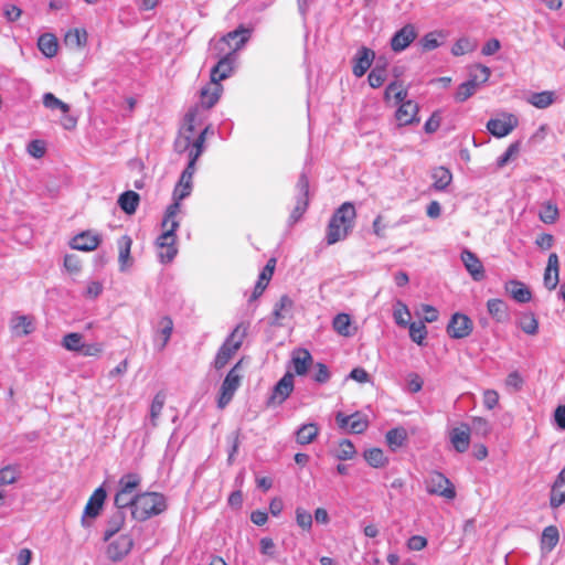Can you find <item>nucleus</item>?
I'll return each mask as SVG.
<instances>
[{
    "label": "nucleus",
    "instance_id": "obj_44",
    "mask_svg": "<svg viewBox=\"0 0 565 565\" xmlns=\"http://www.w3.org/2000/svg\"><path fill=\"white\" fill-rule=\"evenodd\" d=\"M140 483L141 477L138 473H127L119 479V488L130 494H134Z\"/></svg>",
    "mask_w": 565,
    "mask_h": 565
},
{
    "label": "nucleus",
    "instance_id": "obj_38",
    "mask_svg": "<svg viewBox=\"0 0 565 565\" xmlns=\"http://www.w3.org/2000/svg\"><path fill=\"white\" fill-rule=\"evenodd\" d=\"M555 100L553 92L544 90L540 93H533L527 102L536 108L544 109L551 106Z\"/></svg>",
    "mask_w": 565,
    "mask_h": 565
},
{
    "label": "nucleus",
    "instance_id": "obj_48",
    "mask_svg": "<svg viewBox=\"0 0 565 565\" xmlns=\"http://www.w3.org/2000/svg\"><path fill=\"white\" fill-rule=\"evenodd\" d=\"M409 328L411 339L418 345H423L424 340L427 337V329L424 321L412 322L407 324Z\"/></svg>",
    "mask_w": 565,
    "mask_h": 565
},
{
    "label": "nucleus",
    "instance_id": "obj_39",
    "mask_svg": "<svg viewBox=\"0 0 565 565\" xmlns=\"http://www.w3.org/2000/svg\"><path fill=\"white\" fill-rule=\"evenodd\" d=\"M387 77L386 71V62L383 65H380V61L375 65V67L370 72L367 76V82L372 88H379L383 85Z\"/></svg>",
    "mask_w": 565,
    "mask_h": 565
},
{
    "label": "nucleus",
    "instance_id": "obj_36",
    "mask_svg": "<svg viewBox=\"0 0 565 565\" xmlns=\"http://www.w3.org/2000/svg\"><path fill=\"white\" fill-rule=\"evenodd\" d=\"M488 312L498 322H502L508 319L507 305L501 299H490L487 303Z\"/></svg>",
    "mask_w": 565,
    "mask_h": 565
},
{
    "label": "nucleus",
    "instance_id": "obj_45",
    "mask_svg": "<svg viewBox=\"0 0 565 565\" xmlns=\"http://www.w3.org/2000/svg\"><path fill=\"white\" fill-rule=\"evenodd\" d=\"M83 344V335L77 332L67 333L62 339V347L67 351L79 353Z\"/></svg>",
    "mask_w": 565,
    "mask_h": 565
},
{
    "label": "nucleus",
    "instance_id": "obj_50",
    "mask_svg": "<svg viewBox=\"0 0 565 565\" xmlns=\"http://www.w3.org/2000/svg\"><path fill=\"white\" fill-rule=\"evenodd\" d=\"M135 495L136 494L127 493L119 488L114 499L116 510L124 511L126 508H130L132 510L135 503Z\"/></svg>",
    "mask_w": 565,
    "mask_h": 565
},
{
    "label": "nucleus",
    "instance_id": "obj_35",
    "mask_svg": "<svg viewBox=\"0 0 565 565\" xmlns=\"http://www.w3.org/2000/svg\"><path fill=\"white\" fill-rule=\"evenodd\" d=\"M166 403V395L162 392L156 394L150 405L149 422L152 428L158 426V420Z\"/></svg>",
    "mask_w": 565,
    "mask_h": 565
},
{
    "label": "nucleus",
    "instance_id": "obj_10",
    "mask_svg": "<svg viewBox=\"0 0 565 565\" xmlns=\"http://www.w3.org/2000/svg\"><path fill=\"white\" fill-rule=\"evenodd\" d=\"M294 391V375L287 372L274 386L268 405L282 404Z\"/></svg>",
    "mask_w": 565,
    "mask_h": 565
},
{
    "label": "nucleus",
    "instance_id": "obj_58",
    "mask_svg": "<svg viewBox=\"0 0 565 565\" xmlns=\"http://www.w3.org/2000/svg\"><path fill=\"white\" fill-rule=\"evenodd\" d=\"M393 316L395 322L401 327H406L409 323L408 319L411 317V312L407 306L402 302H397Z\"/></svg>",
    "mask_w": 565,
    "mask_h": 565
},
{
    "label": "nucleus",
    "instance_id": "obj_57",
    "mask_svg": "<svg viewBox=\"0 0 565 565\" xmlns=\"http://www.w3.org/2000/svg\"><path fill=\"white\" fill-rule=\"evenodd\" d=\"M354 445L349 439H343L339 443V450L337 454V458L340 460H349L352 459L355 455Z\"/></svg>",
    "mask_w": 565,
    "mask_h": 565
},
{
    "label": "nucleus",
    "instance_id": "obj_24",
    "mask_svg": "<svg viewBox=\"0 0 565 565\" xmlns=\"http://www.w3.org/2000/svg\"><path fill=\"white\" fill-rule=\"evenodd\" d=\"M505 289L518 302L525 303L532 299L530 289L519 280H511L507 284Z\"/></svg>",
    "mask_w": 565,
    "mask_h": 565
},
{
    "label": "nucleus",
    "instance_id": "obj_19",
    "mask_svg": "<svg viewBox=\"0 0 565 565\" xmlns=\"http://www.w3.org/2000/svg\"><path fill=\"white\" fill-rule=\"evenodd\" d=\"M565 503V467L557 475L550 493V505L557 509Z\"/></svg>",
    "mask_w": 565,
    "mask_h": 565
},
{
    "label": "nucleus",
    "instance_id": "obj_25",
    "mask_svg": "<svg viewBox=\"0 0 565 565\" xmlns=\"http://www.w3.org/2000/svg\"><path fill=\"white\" fill-rule=\"evenodd\" d=\"M117 244L119 248L118 262L120 270L124 271L132 264V259L130 257L132 241L128 235H124L118 239Z\"/></svg>",
    "mask_w": 565,
    "mask_h": 565
},
{
    "label": "nucleus",
    "instance_id": "obj_9",
    "mask_svg": "<svg viewBox=\"0 0 565 565\" xmlns=\"http://www.w3.org/2000/svg\"><path fill=\"white\" fill-rule=\"evenodd\" d=\"M519 124L513 114H502L501 118H492L487 122V129L497 138L508 136Z\"/></svg>",
    "mask_w": 565,
    "mask_h": 565
},
{
    "label": "nucleus",
    "instance_id": "obj_20",
    "mask_svg": "<svg viewBox=\"0 0 565 565\" xmlns=\"http://www.w3.org/2000/svg\"><path fill=\"white\" fill-rule=\"evenodd\" d=\"M100 242L102 238L99 235L90 232H83L72 239L71 246L74 249L90 252L96 249Z\"/></svg>",
    "mask_w": 565,
    "mask_h": 565
},
{
    "label": "nucleus",
    "instance_id": "obj_3",
    "mask_svg": "<svg viewBox=\"0 0 565 565\" xmlns=\"http://www.w3.org/2000/svg\"><path fill=\"white\" fill-rule=\"evenodd\" d=\"M167 502L163 494L158 492H143L135 495L131 516L137 521H146L151 516L164 512Z\"/></svg>",
    "mask_w": 565,
    "mask_h": 565
},
{
    "label": "nucleus",
    "instance_id": "obj_60",
    "mask_svg": "<svg viewBox=\"0 0 565 565\" xmlns=\"http://www.w3.org/2000/svg\"><path fill=\"white\" fill-rule=\"evenodd\" d=\"M18 480L17 470L12 466H7L0 470V487L13 484Z\"/></svg>",
    "mask_w": 565,
    "mask_h": 565
},
{
    "label": "nucleus",
    "instance_id": "obj_23",
    "mask_svg": "<svg viewBox=\"0 0 565 565\" xmlns=\"http://www.w3.org/2000/svg\"><path fill=\"white\" fill-rule=\"evenodd\" d=\"M292 307L294 301L287 295L281 296L279 301L275 305L271 323L281 326V321L290 317Z\"/></svg>",
    "mask_w": 565,
    "mask_h": 565
},
{
    "label": "nucleus",
    "instance_id": "obj_59",
    "mask_svg": "<svg viewBox=\"0 0 565 565\" xmlns=\"http://www.w3.org/2000/svg\"><path fill=\"white\" fill-rule=\"evenodd\" d=\"M471 429L476 435L486 437L491 431V425L489 424V422L487 419H484L482 417H475L472 419V425H471L470 430Z\"/></svg>",
    "mask_w": 565,
    "mask_h": 565
},
{
    "label": "nucleus",
    "instance_id": "obj_42",
    "mask_svg": "<svg viewBox=\"0 0 565 565\" xmlns=\"http://www.w3.org/2000/svg\"><path fill=\"white\" fill-rule=\"evenodd\" d=\"M434 188L436 190H445L451 182V173L444 167H438L433 171Z\"/></svg>",
    "mask_w": 565,
    "mask_h": 565
},
{
    "label": "nucleus",
    "instance_id": "obj_28",
    "mask_svg": "<svg viewBox=\"0 0 565 565\" xmlns=\"http://www.w3.org/2000/svg\"><path fill=\"white\" fill-rule=\"evenodd\" d=\"M559 541V532L555 525L546 526L541 537V548L545 553L552 552Z\"/></svg>",
    "mask_w": 565,
    "mask_h": 565
},
{
    "label": "nucleus",
    "instance_id": "obj_12",
    "mask_svg": "<svg viewBox=\"0 0 565 565\" xmlns=\"http://www.w3.org/2000/svg\"><path fill=\"white\" fill-rule=\"evenodd\" d=\"M374 58V51L366 46L360 47L353 58L352 72L354 76L362 77L371 67Z\"/></svg>",
    "mask_w": 565,
    "mask_h": 565
},
{
    "label": "nucleus",
    "instance_id": "obj_8",
    "mask_svg": "<svg viewBox=\"0 0 565 565\" xmlns=\"http://www.w3.org/2000/svg\"><path fill=\"white\" fill-rule=\"evenodd\" d=\"M248 30L238 28L234 31L228 32L214 45V49L222 53L225 51V45L228 46L230 51L234 54L235 51L239 50L248 40Z\"/></svg>",
    "mask_w": 565,
    "mask_h": 565
},
{
    "label": "nucleus",
    "instance_id": "obj_29",
    "mask_svg": "<svg viewBox=\"0 0 565 565\" xmlns=\"http://www.w3.org/2000/svg\"><path fill=\"white\" fill-rule=\"evenodd\" d=\"M140 196L135 191H126L119 195L118 205L128 215L135 214L139 205Z\"/></svg>",
    "mask_w": 565,
    "mask_h": 565
},
{
    "label": "nucleus",
    "instance_id": "obj_11",
    "mask_svg": "<svg viewBox=\"0 0 565 565\" xmlns=\"http://www.w3.org/2000/svg\"><path fill=\"white\" fill-rule=\"evenodd\" d=\"M417 38V31L414 24H405L391 39L392 51L399 53L404 51Z\"/></svg>",
    "mask_w": 565,
    "mask_h": 565
},
{
    "label": "nucleus",
    "instance_id": "obj_27",
    "mask_svg": "<svg viewBox=\"0 0 565 565\" xmlns=\"http://www.w3.org/2000/svg\"><path fill=\"white\" fill-rule=\"evenodd\" d=\"M12 332L18 337L30 334L34 330L33 319L29 316H17L11 320Z\"/></svg>",
    "mask_w": 565,
    "mask_h": 565
},
{
    "label": "nucleus",
    "instance_id": "obj_55",
    "mask_svg": "<svg viewBox=\"0 0 565 565\" xmlns=\"http://www.w3.org/2000/svg\"><path fill=\"white\" fill-rule=\"evenodd\" d=\"M349 430L352 434H362L369 427V422L360 413L351 415Z\"/></svg>",
    "mask_w": 565,
    "mask_h": 565
},
{
    "label": "nucleus",
    "instance_id": "obj_15",
    "mask_svg": "<svg viewBox=\"0 0 565 565\" xmlns=\"http://www.w3.org/2000/svg\"><path fill=\"white\" fill-rule=\"evenodd\" d=\"M233 71V53L227 52L220 58L217 64L211 70L212 83L221 84V81L227 78Z\"/></svg>",
    "mask_w": 565,
    "mask_h": 565
},
{
    "label": "nucleus",
    "instance_id": "obj_56",
    "mask_svg": "<svg viewBox=\"0 0 565 565\" xmlns=\"http://www.w3.org/2000/svg\"><path fill=\"white\" fill-rule=\"evenodd\" d=\"M295 513L298 526H300L305 531H310L312 526V515L310 514V512H308L301 507H298Z\"/></svg>",
    "mask_w": 565,
    "mask_h": 565
},
{
    "label": "nucleus",
    "instance_id": "obj_49",
    "mask_svg": "<svg viewBox=\"0 0 565 565\" xmlns=\"http://www.w3.org/2000/svg\"><path fill=\"white\" fill-rule=\"evenodd\" d=\"M540 220L545 224H553L558 218V209L555 204L547 202L540 211Z\"/></svg>",
    "mask_w": 565,
    "mask_h": 565
},
{
    "label": "nucleus",
    "instance_id": "obj_17",
    "mask_svg": "<svg viewBox=\"0 0 565 565\" xmlns=\"http://www.w3.org/2000/svg\"><path fill=\"white\" fill-rule=\"evenodd\" d=\"M223 86L212 81L200 92V105L205 108H212L220 99Z\"/></svg>",
    "mask_w": 565,
    "mask_h": 565
},
{
    "label": "nucleus",
    "instance_id": "obj_34",
    "mask_svg": "<svg viewBox=\"0 0 565 565\" xmlns=\"http://www.w3.org/2000/svg\"><path fill=\"white\" fill-rule=\"evenodd\" d=\"M386 443L392 450L401 448L407 439V431L404 427H396L386 433Z\"/></svg>",
    "mask_w": 565,
    "mask_h": 565
},
{
    "label": "nucleus",
    "instance_id": "obj_31",
    "mask_svg": "<svg viewBox=\"0 0 565 565\" xmlns=\"http://www.w3.org/2000/svg\"><path fill=\"white\" fill-rule=\"evenodd\" d=\"M311 363L312 356L308 350H298L292 356L294 369L298 375H305Z\"/></svg>",
    "mask_w": 565,
    "mask_h": 565
},
{
    "label": "nucleus",
    "instance_id": "obj_18",
    "mask_svg": "<svg viewBox=\"0 0 565 565\" xmlns=\"http://www.w3.org/2000/svg\"><path fill=\"white\" fill-rule=\"evenodd\" d=\"M559 281V262L558 256L555 253L550 254L547 259V266L544 273V286L548 290L556 288Z\"/></svg>",
    "mask_w": 565,
    "mask_h": 565
},
{
    "label": "nucleus",
    "instance_id": "obj_13",
    "mask_svg": "<svg viewBox=\"0 0 565 565\" xmlns=\"http://www.w3.org/2000/svg\"><path fill=\"white\" fill-rule=\"evenodd\" d=\"M418 110V105L413 100L402 103L395 113L398 125L406 126L419 122V118L417 117Z\"/></svg>",
    "mask_w": 565,
    "mask_h": 565
},
{
    "label": "nucleus",
    "instance_id": "obj_54",
    "mask_svg": "<svg viewBox=\"0 0 565 565\" xmlns=\"http://www.w3.org/2000/svg\"><path fill=\"white\" fill-rule=\"evenodd\" d=\"M43 105L50 109L58 108L64 114H67L70 111V106L66 103L58 99L57 97H55L52 93H45L43 95Z\"/></svg>",
    "mask_w": 565,
    "mask_h": 565
},
{
    "label": "nucleus",
    "instance_id": "obj_43",
    "mask_svg": "<svg viewBox=\"0 0 565 565\" xmlns=\"http://www.w3.org/2000/svg\"><path fill=\"white\" fill-rule=\"evenodd\" d=\"M364 459L373 468H381L387 463V458L380 448H371L364 451Z\"/></svg>",
    "mask_w": 565,
    "mask_h": 565
},
{
    "label": "nucleus",
    "instance_id": "obj_47",
    "mask_svg": "<svg viewBox=\"0 0 565 565\" xmlns=\"http://www.w3.org/2000/svg\"><path fill=\"white\" fill-rule=\"evenodd\" d=\"M173 331V321L170 317L164 316L159 321V331L158 333L162 337V343L160 345V350H163L169 342L171 334Z\"/></svg>",
    "mask_w": 565,
    "mask_h": 565
},
{
    "label": "nucleus",
    "instance_id": "obj_46",
    "mask_svg": "<svg viewBox=\"0 0 565 565\" xmlns=\"http://www.w3.org/2000/svg\"><path fill=\"white\" fill-rule=\"evenodd\" d=\"M477 49V42L469 38H460L452 45L451 53L455 56H461L466 53L472 52Z\"/></svg>",
    "mask_w": 565,
    "mask_h": 565
},
{
    "label": "nucleus",
    "instance_id": "obj_63",
    "mask_svg": "<svg viewBox=\"0 0 565 565\" xmlns=\"http://www.w3.org/2000/svg\"><path fill=\"white\" fill-rule=\"evenodd\" d=\"M441 122V116L439 111L433 113V115L425 122L424 129L427 134H433L438 130Z\"/></svg>",
    "mask_w": 565,
    "mask_h": 565
},
{
    "label": "nucleus",
    "instance_id": "obj_4",
    "mask_svg": "<svg viewBox=\"0 0 565 565\" xmlns=\"http://www.w3.org/2000/svg\"><path fill=\"white\" fill-rule=\"evenodd\" d=\"M425 489L431 495H438L446 500L456 498V489L452 482L441 472L431 471L425 479Z\"/></svg>",
    "mask_w": 565,
    "mask_h": 565
},
{
    "label": "nucleus",
    "instance_id": "obj_64",
    "mask_svg": "<svg viewBox=\"0 0 565 565\" xmlns=\"http://www.w3.org/2000/svg\"><path fill=\"white\" fill-rule=\"evenodd\" d=\"M307 207H308V200L297 199V204L290 214L291 223L298 222L300 220V217L302 216V214L306 212Z\"/></svg>",
    "mask_w": 565,
    "mask_h": 565
},
{
    "label": "nucleus",
    "instance_id": "obj_5",
    "mask_svg": "<svg viewBox=\"0 0 565 565\" xmlns=\"http://www.w3.org/2000/svg\"><path fill=\"white\" fill-rule=\"evenodd\" d=\"M242 361H238L227 373L225 376L221 388L220 396L217 399L218 408H225L230 402L232 401L235 392L241 385L242 374H241Z\"/></svg>",
    "mask_w": 565,
    "mask_h": 565
},
{
    "label": "nucleus",
    "instance_id": "obj_53",
    "mask_svg": "<svg viewBox=\"0 0 565 565\" xmlns=\"http://www.w3.org/2000/svg\"><path fill=\"white\" fill-rule=\"evenodd\" d=\"M440 38H443L440 32H429L420 39L419 43L424 51H433L441 45Z\"/></svg>",
    "mask_w": 565,
    "mask_h": 565
},
{
    "label": "nucleus",
    "instance_id": "obj_26",
    "mask_svg": "<svg viewBox=\"0 0 565 565\" xmlns=\"http://www.w3.org/2000/svg\"><path fill=\"white\" fill-rule=\"evenodd\" d=\"M319 426L315 423L303 424L296 431V441L299 445L312 443L319 435Z\"/></svg>",
    "mask_w": 565,
    "mask_h": 565
},
{
    "label": "nucleus",
    "instance_id": "obj_37",
    "mask_svg": "<svg viewBox=\"0 0 565 565\" xmlns=\"http://www.w3.org/2000/svg\"><path fill=\"white\" fill-rule=\"evenodd\" d=\"M237 351L238 350L233 349L228 342L224 341L216 353L214 367L216 370H222Z\"/></svg>",
    "mask_w": 565,
    "mask_h": 565
},
{
    "label": "nucleus",
    "instance_id": "obj_30",
    "mask_svg": "<svg viewBox=\"0 0 565 565\" xmlns=\"http://www.w3.org/2000/svg\"><path fill=\"white\" fill-rule=\"evenodd\" d=\"M38 47L46 57H53L57 53V40L53 34H42L38 40Z\"/></svg>",
    "mask_w": 565,
    "mask_h": 565
},
{
    "label": "nucleus",
    "instance_id": "obj_2",
    "mask_svg": "<svg viewBox=\"0 0 565 565\" xmlns=\"http://www.w3.org/2000/svg\"><path fill=\"white\" fill-rule=\"evenodd\" d=\"M356 211L351 202H344L333 213L327 227L326 241L328 245H333L343 241L352 232Z\"/></svg>",
    "mask_w": 565,
    "mask_h": 565
},
{
    "label": "nucleus",
    "instance_id": "obj_22",
    "mask_svg": "<svg viewBox=\"0 0 565 565\" xmlns=\"http://www.w3.org/2000/svg\"><path fill=\"white\" fill-rule=\"evenodd\" d=\"M126 514L125 511L116 510L107 520L104 531V541L108 542L115 536L125 525Z\"/></svg>",
    "mask_w": 565,
    "mask_h": 565
},
{
    "label": "nucleus",
    "instance_id": "obj_41",
    "mask_svg": "<svg viewBox=\"0 0 565 565\" xmlns=\"http://www.w3.org/2000/svg\"><path fill=\"white\" fill-rule=\"evenodd\" d=\"M248 324L244 322L238 323L235 329L231 332V334L226 338V342L232 345L233 349L239 350L243 344L244 339L247 335Z\"/></svg>",
    "mask_w": 565,
    "mask_h": 565
},
{
    "label": "nucleus",
    "instance_id": "obj_32",
    "mask_svg": "<svg viewBox=\"0 0 565 565\" xmlns=\"http://www.w3.org/2000/svg\"><path fill=\"white\" fill-rule=\"evenodd\" d=\"M478 78V75H471L470 79L459 85L455 95L457 102L462 103L477 92V88L479 87Z\"/></svg>",
    "mask_w": 565,
    "mask_h": 565
},
{
    "label": "nucleus",
    "instance_id": "obj_33",
    "mask_svg": "<svg viewBox=\"0 0 565 565\" xmlns=\"http://www.w3.org/2000/svg\"><path fill=\"white\" fill-rule=\"evenodd\" d=\"M64 42L67 46L81 49L87 43V32L83 29H73L65 34Z\"/></svg>",
    "mask_w": 565,
    "mask_h": 565
},
{
    "label": "nucleus",
    "instance_id": "obj_16",
    "mask_svg": "<svg viewBox=\"0 0 565 565\" xmlns=\"http://www.w3.org/2000/svg\"><path fill=\"white\" fill-rule=\"evenodd\" d=\"M449 438L452 447L458 452H465L470 445V428L467 425L455 427L449 433Z\"/></svg>",
    "mask_w": 565,
    "mask_h": 565
},
{
    "label": "nucleus",
    "instance_id": "obj_7",
    "mask_svg": "<svg viewBox=\"0 0 565 565\" xmlns=\"http://www.w3.org/2000/svg\"><path fill=\"white\" fill-rule=\"evenodd\" d=\"M473 323L471 319L463 313H454L447 326V333L452 339H463L471 334Z\"/></svg>",
    "mask_w": 565,
    "mask_h": 565
},
{
    "label": "nucleus",
    "instance_id": "obj_14",
    "mask_svg": "<svg viewBox=\"0 0 565 565\" xmlns=\"http://www.w3.org/2000/svg\"><path fill=\"white\" fill-rule=\"evenodd\" d=\"M461 260L473 280L480 281L486 277L483 265L475 253L465 249L461 253Z\"/></svg>",
    "mask_w": 565,
    "mask_h": 565
},
{
    "label": "nucleus",
    "instance_id": "obj_6",
    "mask_svg": "<svg viewBox=\"0 0 565 565\" xmlns=\"http://www.w3.org/2000/svg\"><path fill=\"white\" fill-rule=\"evenodd\" d=\"M108 542L106 555L113 562L124 559L134 547V540L129 534L119 535L115 540Z\"/></svg>",
    "mask_w": 565,
    "mask_h": 565
},
{
    "label": "nucleus",
    "instance_id": "obj_51",
    "mask_svg": "<svg viewBox=\"0 0 565 565\" xmlns=\"http://www.w3.org/2000/svg\"><path fill=\"white\" fill-rule=\"evenodd\" d=\"M226 440L230 444L227 463L232 465L241 445V429H236L228 434L226 436Z\"/></svg>",
    "mask_w": 565,
    "mask_h": 565
},
{
    "label": "nucleus",
    "instance_id": "obj_40",
    "mask_svg": "<svg viewBox=\"0 0 565 565\" xmlns=\"http://www.w3.org/2000/svg\"><path fill=\"white\" fill-rule=\"evenodd\" d=\"M332 327L342 337H351V318L348 313H338L332 321Z\"/></svg>",
    "mask_w": 565,
    "mask_h": 565
},
{
    "label": "nucleus",
    "instance_id": "obj_1",
    "mask_svg": "<svg viewBox=\"0 0 565 565\" xmlns=\"http://www.w3.org/2000/svg\"><path fill=\"white\" fill-rule=\"evenodd\" d=\"M180 211V201L173 200L166 211L162 226L166 231L158 237L157 246L160 248L159 259L161 263H170L177 255L175 248V231L179 222L175 220Z\"/></svg>",
    "mask_w": 565,
    "mask_h": 565
},
{
    "label": "nucleus",
    "instance_id": "obj_62",
    "mask_svg": "<svg viewBox=\"0 0 565 565\" xmlns=\"http://www.w3.org/2000/svg\"><path fill=\"white\" fill-rule=\"evenodd\" d=\"M296 188L298 190V199H300V200H303V199L308 200V195H309V180H308V177L305 173H302L299 177Z\"/></svg>",
    "mask_w": 565,
    "mask_h": 565
},
{
    "label": "nucleus",
    "instance_id": "obj_61",
    "mask_svg": "<svg viewBox=\"0 0 565 565\" xmlns=\"http://www.w3.org/2000/svg\"><path fill=\"white\" fill-rule=\"evenodd\" d=\"M520 151V142H513L511 143L508 149L504 151L502 156H500L497 160L498 168H503L512 157L518 154Z\"/></svg>",
    "mask_w": 565,
    "mask_h": 565
},
{
    "label": "nucleus",
    "instance_id": "obj_52",
    "mask_svg": "<svg viewBox=\"0 0 565 565\" xmlns=\"http://www.w3.org/2000/svg\"><path fill=\"white\" fill-rule=\"evenodd\" d=\"M519 324L526 334L534 335L539 331V322L533 313L524 315Z\"/></svg>",
    "mask_w": 565,
    "mask_h": 565
},
{
    "label": "nucleus",
    "instance_id": "obj_21",
    "mask_svg": "<svg viewBox=\"0 0 565 565\" xmlns=\"http://www.w3.org/2000/svg\"><path fill=\"white\" fill-rule=\"evenodd\" d=\"M107 497L106 490L103 487L97 488L93 494L90 495L85 510H84V516L88 518H96L99 515L100 510L103 508V504L105 502V499Z\"/></svg>",
    "mask_w": 565,
    "mask_h": 565
}]
</instances>
